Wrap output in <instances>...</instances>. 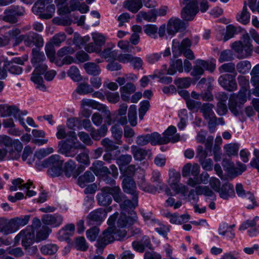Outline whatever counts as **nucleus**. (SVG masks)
Masks as SVG:
<instances>
[{
  "label": "nucleus",
  "mask_w": 259,
  "mask_h": 259,
  "mask_svg": "<svg viewBox=\"0 0 259 259\" xmlns=\"http://www.w3.org/2000/svg\"><path fill=\"white\" fill-rule=\"evenodd\" d=\"M124 198L123 194L118 186L112 187H103L96 195V200L99 205L107 207L110 205L112 199L120 203Z\"/></svg>",
  "instance_id": "obj_1"
},
{
  "label": "nucleus",
  "mask_w": 259,
  "mask_h": 259,
  "mask_svg": "<svg viewBox=\"0 0 259 259\" xmlns=\"http://www.w3.org/2000/svg\"><path fill=\"white\" fill-rule=\"evenodd\" d=\"M68 134L70 137V140L67 139L59 142V152L66 157H74L77 153L78 150L84 149V146L77 141L74 132H70Z\"/></svg>",
  "instance_id": "obj_2"
},
{
  "label": "nucleus",
  "mask_w": 259,
  "mask_h": 259,
  "mask_svg": "<svg viewBox=\"0 0 259 259\" xmlns=\"http://www.w3.org/2000/svg\"><path fill=\"white\" fill-rule=\"evenodd\" d=\"M243 41H235L231 45L232 49L237 53L238 59L247 58L251 55L253 46L248 34L243 36Z\"/></svg>",
  "instance_id": "obj_3"
},
{
  "label": "nucleus",
  "mask_w": 259,
  "mask_h": 259,
  "mask_svg": "<svg viewBox=\"0 0 259 259\" xmlns=\"http://www.w3.org/2000/svg\"><path fill=\"white\" fill-rule=\"evenodd\" d=\"M63 161L60 159L59 155H52L45 159L41 165L44 167L49 168L48 174L52 177L59 176L62 172Z\"/></svg>",
  "instance_id": "obj_4"
},
{
  "label": "nucleus",
  "mask_w": 259,
  "mask_h": 259,
  "mask_svg": "<svg viewBox=\"0 0 259 259\" xmlns=\"http://www.w3.org/2000/svg\"><path fill=\"white\" fill-rule=\"evenodd\" d=\"M210 153V137H207L206 142L205 143V148L202 146H198L196 148V156L203 169L206 171L210 170V159H206L208 153Z\"/></svg>",
  "instance_id": "obj_5"
},
{
  "label": "nucleus",
  "mask_w": 259,
  "mask_h": 259,
  "mask_svg": "<svg viewBox=\"0 0 259 259\" xmlns=\"http://www.w3.org/2000/svg\"><path fill=\"white\" fill-rule=\"evenodd\" d=\"M247 90H240L237 95H233L229 101V108L231 112L235 116L239 115L241 105L247 100Z\"/></svg>",
  "instance_id": "obj_6"
},
{
  "label": "nucleus",
  "mask_w": 259,
  "mask_h": 259,
  "mask_svg": "<svg viewBox=\"0 0 259 259\" xmlns=\"http://www.w3.org/2000/svg\"><path fill=\"white\" fill-rule=\"evenodd\" d=\"M185 7L181 11V17L185 21H192L198 12V0H183Z\"/></svg>",
  "instance_id": "obj_7"
},
{
  "label": "nucleus",
  "mask_w": 259,
  "mask_h": 259,
  "mask_svg": "<svg viewBox=\"0 0 259 259\" xmlns=\"http://www.w3.org/2000/svg\"><path fill=\"white\" fill-rule=\"evenodd\" d=\"M34 67L35 69L32 74L31 80L37 84L36 88L37 89L43 92L46 91L47 88L44 84V80L41 75H45L48 69V66L45 64L40 63Z\"/></svg>",
  "instance_id": "obj_8"
},
{
  "label": "nucleus",
  "mask_w": 259,
  "mask_h": 259,
  "mask_svg": "<svg viewBox=\"0 0 259 259\" xmlns=\"http://www.w3.org/2000/svg\"><path fill=\"white\" fill-rule=\"evenodd\" d=\"M19 42L23 40L26 47H32L35 46L36 48H41L44 46V41L42 36L33 31L20 35Z\"/></svg>",
  "instance_id": "obj_9"
},
{
  "label": "nucleus",
  "mask_w": 259,
  "mask_h": 259,
  "mask_svg": "<svg viewBox=\"0 0 259 259\" xmlns=\"http://www.w3.org/2000/svg\"><path fill=\"white\" fill-rule=\"evenodd\" d=\"M3 20L12 24L18 22V17L23 16L25 13L24 8L19 6H12L4 11Z\"/></svg>",
  "instance_id": "obj_10"
},
{
  "label": "nucleus",
  "mask_w": 259,
  "mask_h": 259,
  "mask_svg": "<svg viewBox=\"0 0 259 259\" xmlns=\"http://www.w3.org/2000/svg\"><path fill=\"white\" fill-rule=\"evenodd\" d=\"M104 163L102 161L96 160L93 163V165L90 168L97 176L98 175L111 174L112 177L117 178L118 175L117 167L114 164L111 165L110 166L111 171L107 167L104 166Z\"/></svg>",
  "instance_id": "obj_11"
},
{
  "label": "nucleus",
  "mask_w": 259,
  "mask_h": 259,
  "mask_svg": "<svg viewBox=\"0 0 259 259\" xmlns=\"http://www.w3.org/2000/svg\"><path fill=\"white\" fill-rule=\"evenodd\" d=\"M0 114L2 117L13 116L14 118L18 119L23 127L26 126L24 119L21 116L20 110L15 105H1Z\"/></svg>",
  "instance_id": "obj_12"
},
{
  "label": "nucleus",
  "mask_w": 259,
  "mask_h": 259,
  "mask_svg": "<svg viewBox=\"0 0 259 259\" xmlns=\"http://www.w3.org/2000/svg\"><path fill=\"white\" fill-rule=\"evenodd\" d=\"M114 240V229L109 227L103 232L97 240V252L102 251L108 244L113 242Z\"/></svg>",
  "instance_id": "obj_13"
},
{
  "label": "nucleus",
  "mask_w": 259,
  "mask_h": 259,
  "mask_svg": "<svg viewBox=\"0 0 259 259\" xmlns=\"http://www.w3.org/2000/svg\"><path fill=\"white\" fill-rule=\"evenodd\" d=\"M27 227L26 230H23L15 237L16 241L21 240L22 245L26 248L31 245L34 241V231L30 230Z\"/></svg>",
  "instance_id": "obj_14"
},
{
  "label": "nucleus",
  "mask_w": 259,
  "mask_h": 259,
  "mask_svg": "<svg viewBox=\"0 0 259 259\" xmlns=\"http://www.w3.org/2000/svg\"><path fill=\"white\" fill-rule=\"evenodd\" d=\"M237 73L235 74H225L221 75L218 81L220 84L225 89L230 92L233 91L237 89V83L235 80V76Z\"/></svg>",
  "instance_id": "obj_15"
},
{
  "label": "nucleus",
  "mask_w": 259,
  "mask_h": 259,
  "mask_svg": "<svg viewBox=\"0 0 259 259\" xmlns=\"http://www.w3.org/2000/svg\"><path fill=\"white\" fill-rule=\"evenodd\" d=\"M191 46V41L188 38L183 39L181 42L175 39L172 41V52L174 57L181 56L187 48Z\"/></svg>",
  "instance_id": "obj_16"
},
{
  "label": "nucleus",
  "mask_w": 259,
  "mask_h": 259,
  "mask_svg": "<svg viewBox=\"0 0 259 259\" xmlns=\"http://www.w3.org/2000/svg\"><path fill=\"white\" fill-rule=\"evenodd\" d=\"M63 220V217L58 213L44 214L41 218L42 222L44 224L53 227H57L61 225L62 224Z\"/></svg>",
  "instance_id": "obj_17"
},
{
  "label": "nucleus",
  "mask_w": 259,
  "mask_h": 259,
  "mask_svg": "<svg viewBox=\"0 0 259 259\" xmlns=\"http://www.w3.org/2000/svg\"><path fill=\"white\" fill-rule=\"evenodd\" d=\"M125 196L124 195V199L120 202V207L122 209V211L128 212L130 213L131 211H133V209H135L138 204V195L135 194L132 196V201L130 199H125Z\"/></svg>",
  "instance_id": "obj_18"
},
{
  "label": "nucleus",
  "mask_w": 259,
  "mask_h": 259,
  "mask_svg": "<svg viewBox=\"0 0 259 259\" xmlns=\"http://www.w3.org/2000/svg\"><path fill=\"white\" fill-rule=\"evenodd\" d=\"M209 66L210 65L208 62L203 60L197 59L195 61V65L193 67L191 75L194 77L202 75L205 70H209Z\"/></svg>",
  "instance_id": "obj_19"
},
{
  "label": "nucleus",
  "mask_w": 259,
  "mask_h": 259,
  "mask_svg": "<svg viewBox=\"0 0 259 259\" xmlns=\"http://www.w3.org/2000/svg\"><path fill=\"white\" fill-rule=\"evenodd\" d=\"M177 128L175 126H169L163 133V138L165 144L169 142L175 143L180 140V135L176 134Z\"/></svg>",
  "instance_id": "obj_20"
},
{
  "label": "nucleus",
  "mask_w": 259,
  "mask_h": 259,
  "mask_svg": "<svg viewBox=\"0 0 259 259\" xmlns=\"http://www.w3.org/2000/svg\"><path fill=\"white\" fill-rule=\"evenodd\" d=\"M218 193L219 196L224 200H228L230 198H233L235 196L233 185L228 182L222 186Z\"/></svg>",
  "instance_id": "obj_21"
},
{
  "label": "nucleus",
  "mask_w": 259,
  "mask_h": 259,
  "mask_svg": "<svg viewBox=\"0 0 259 259\" xmlns=\"http://www.w3.org/2000/svg\"><path fill=\"white\" fill-rule=\"evenodd\" d=\"M184 27V23L180 19H170L167 24V32L169 35H173Z\"/></svg>",
  "instance_id": "obj_22"
},
{
  "label": "nucleus",
  "mask_w": 259,
  "mask_h": 259,
  "mask_svg": "<svg viewBox=\"0 0 259 259\" xmlns=\"http://www.w3.org/2000/svg\"><path fill=\"white\" fill-rule=\"evenodd\" d=\"M122 188L124 192L131 194L132 196L138 195L136 191V185L134 180L130 177H125L122 181Z\"/></svg>",
  "instance_id": "obj_23"
},
{
  "label": "nucleus",
  "mask_w": 259,
  "mask_h": 259,
  "mask_svg": "<svg viewBox=\"0 0 259 259\" xmlns=\"http://www.w3.org/2000/svg\"><path fill=\"white\" fill-rule=\"evenodd\" d=\"M121 214L117 221V224L119 227L124 228L128 225H132L134 223L135 221L134 217L136 215L135 211H131L130 213H129L131 215L130 216H127L126 213L123 211H121Z\"/></svg>",
  "instance_id": "obj_24"
},
{
  "label": "nucleus",
  "mask_w": 259,
  "mask_h": 259,
  "mask_svg": "<svg viewBox=\"0 0 259 259\" xmlns=\"http://www.w3.org/2000/svg\"><path fill=\"white\" fill-rule=\"evenodd\" d=\"M136 88L132 82H128L120 88L121 99L125 102H128L130 95L135 93Z\"/></svg>",
  "instance_id": "obj_25"
},
{
  "label": "nucleus",
  "mask_w": 259,
  "mask_h": 259,
  "mask_svg": "<svg viewBox=\"0 0 259 259\" xmlns=\"http://www.w3.org/2000/svg\"><path fill=\"white\" fill-rule=\"evenodd\" d=\"M200 172V166L197 164L192 165L187 163L183 167L182 169V176L183 177H187L190 176L198 177Z\"/></svg>",
  "instance_id": "obj_26"
},
{
  "label": "nucleus",
  "mask_w": 259,
  "mask_h": 259,
  "mask_svg": "<svg viewBox=\"0 0 259 259\" xmlns=\"http://www.w3.org/2000/svg\"><path fill=\"white\" fill-rule=\"evenodd\" d=\"M14 232L11 219L0 218V233L4 235H8Z\"/></svg>",
  "instance_id": "obj_27"
},
{
  "label": "nucleus",
  "mask_w": 259,
  "mask_h": 259,
  "mask_svg": "<svg viewBox=\"0 0 259 259\" xmlns=\"http://www.w3.org/2000/svg\"><path fill=\"white\" fill-rule=\"evenodd\" d=\"M106 216L107 212L105 209L100 208L90 212L88 215V219L93 222H101Z\"/></svg>",
  "instance_id": "obj_28"
},
{
  "label": "nucleus",
  "mask_w": 259,
  "mask_h": 259,
  "mask_svg": "<svg viewBox=\"0 0 259 259\" xmlns=\"http://www.w3.org/2000/svg\"><path fill=\"white\" fill-rule=\"evenodd\" d=\"M164 215L169 219V222L174 224H181L185 221L189 219L190 217L188 214H183L179 216L177 213H171L166 212L164 213Z\"/></svg>",
  "instance_id": "obj_29"
},
{
  "label": "nucleus",
  "mask_w": 259,
  "mask_h": 259,
  "mask_svg": "<svg viewBox=\"0 0 259 259\" xmlns=\"http://www.w3.org/2000/svg\"><path fill=\"white\" fill-rule=\"evenodd\" d=\"M131 149V153L135 160L137 161H142L145 159L148 154V151L147 150L136 145H132Z\"/></svg>",
  "instance_id": "obj_30"
},
{
  "label": "nucleus",
  "mask_w": 259,
  "mask_h": 259,
  "mask_svg": "<svg viewBox=\"0 0 259 259\" xmlns=\"http://www.w3.org/2000/svg\"><path fill=\"white\" fill-rule=\"evenodd\" d=\"M30 218V215H25L22 217H16L12 219V224L14 232L19 230L20 227L26 225L29 221Z\"/></svg>",
  "instance_id": "obj_31"
},
{
  "label": "nucleus",
  "mask_w": 259,
  "mask_h": 259,
  "mask_svg": "<svg viewBox=\"0 0 259 259\" xmlns=\"http://www.w3.org/2000/svg\"><path fill=\"white\" fill-rule=\"evenodd\" d=\"M142 0H126L124 7L130 12L136 13L142 7Z\"/></svg>",
  "instance_id": "obj_32"
},
{
  "label": "nucleus",
  "mask_w": 259,
  "mask_h": 259,
  "mask_svg": "<svg viewBox=\"0 0 259 259\" xmlns=\"http://www.w3.org/2000/svg\"><path fill=\"white\" fill-rule=\"evenodd\" d=\"M137 19L140 22L143 20L147 22H155L156 20L155 11L153 9L148 12L141 11L137 14Z\"/></svg>",
  "instance_id": "obj_33"
},
{
  "label": "nucleus",
  "mask_w": 259,
  "mask_h": 259,
  "mask_svg": "<svg viewBox=\"0 0 259 259\" xmlns=\"http://www.w3.org/2000/svg\"><path fill=\"white\" fill-rule=\"evenodd\" d=\"M45 60L46 57L43 52H40L37 48L32 49L31 62L33 66L42 63L43 61Z\"/></svg>",
  "instance_id": "obj_34"
},
{
  "label": "nucleus",
  "mask_w": 259,
  "mask_h": 259,
  "mask_svg": "<svg viewBox=\"0 0 259 259\" xmlns=\"http://www.w3.org/2000/svg\"><path fill=\"white\" fill-rule=\"evenodd\" d=\"M177 71L182 73L183 71V62L181 59L172 61L170 64L167 73L169 75H174Z\"/></svg>",
  "instance_id": "obj_35"
},
{
  "label": "nucleus",
  "mask_w": 259,
  "mask_h": 259,
  "mask_svg": "<svg viewBox=\"0 0 259 259\" xmlns=\"http://www.w3.org/2000/svg\"><path fill=\"white\" fill-rule=\"evenodd\" d=\"M95 176L90 171H87L80 176L78 179V184L81 188L85 187L87 184L93 182L95 180Z\"/></svg>",
  "instance_id": "obj_36"
},
{
  "label": "nucleus",
  "mask_w": 259,
  "mask_h": 259,
  "mask_svg": "<svg viewBox=\"0 0 259 259\" xmlns=\"http://www.w3.org/2000/svg\"><path fill=\"white\" fill-rule=\"evenodd\" d=\"M236 20L244 25L247 24L250 21V14L247 11L246 5L245 4L242 11L236 15Z\"/></svg>",
  "instance_id": "obj_37"
},
{
  "label": "nucleus",
  "mask_w": 259,
  "mask_h": 259,
  "mask_svg": "<svg viewBox=\"0 0 259 259\" xmlns=\"http://www.w3.org/2000/svg\"><path fill=\"white\" fill-rule=\"evenodd\" d=\"M222 165L224 170L229 175L234 177L238 176V170H237L236 167H235L234 163L230 160L225 158L223 159Z\"/></svg>",
  "instance_id": "obj_38"
},
{
  "label": "nucleus",
  "mask_w": 259,
  "mask_h": 259,
  "mask_svg": "<svg viewBox=\"0 0 259 259\" xmlns=\"http://www.w3.org/2000/svg\"><path fill=\"white\" fill-rule=\"evenodd\" d=\"M108 131V128L105 124L102 125L99 129L93 128L90 132L92 138L96 140H99L101 137H104Z\"/></svg>",
  "instance_id": "obj_39"
},
{
  "label": "nucleus",
  "mask_w": 259,
  "mask_h": 259,
  "mask_svg": "<svg viewBox=\"0 0 259 259\" xmlns=\"http://www.w3.org/2000/svg\"><path fill=\"white\" fill-rule=\"evenodd\" d=\"M75 167L76 165L75 162L72 160H69L66 162L64 168L65 176L68 178L71 177L76 178L77 175L75 171Z\"/></svg>",
  "instance_id": "obj_40"
},
{
  "label": "nucleus",
  "mask_w": 259,
  "mask_h": 259,
  "mask_svg": "<svg viewBox=\"0 0 259 259\" xmlns=\"http://www.w3.org/2000/svg\"><path fill=\"white\" fill-rule=\"evenodd\" d=\"M138 186L140 189L145 192L150 193H154L157 191V187L147 183L145 181L144 176H142L140 181H138Z\"/></svg>",
  "instance_id": "obj_41"
},
{
  "label": "nucleus",
  "mask_w": 259,
  "mask_h": 259,
  "mask_svg": "<svg viewBox=\"0 0 259 259\" xmlns=\"http://www.w3.org/2000/svg\"><path fill=\"white\" fill-rule=\"evenodd\" d=\"M51 232L52 230L48 226H42L36 233V241L39 242L46 240L48 237Z\"/></svg>",
  "instance_id": "obj_42"
},
{
  "label": "nucleus",
  "mask_w": 259,
  "mask_h": 259,
  "mask_svg": "<svg viewBox=\"0 0 259 259\" xmlns=\"http://www.w3.org/2000/svg\"><path fill=\"white\" fill-rule=\"evenodd\" d=\"M84 68L90 75L96 76L99 74L101 72L99 66L94 63L88 62L84 64Z\"/></svg>",
  "instance_id": "obj_43"
},
{
  "label": "nucleus",
  "mask_w": 259,
  "mask_h": 259,
  "mask_svg": "<svg viewBox=\"0 0 259 259\" xmlns=\"http://www.w3.org/2000/svg\"><path fill=\"white\" fill-rule=\"evenodd\" d=\"M152 182L155 183L156 187H157V191L158 189L162 190L165 187V184L162 182L161 179V174L159 171L157 170H154L152 174L151 178Z\"/></svg>",
  "instance_id": "obj_44"
},
{
  "label": "nucleus",
  "mask_w": 259,
  "mask_h": 259,
  "mask_svg": "<svg viewBox=\"0 0 259 259\" xmlns=\"http://www.w3.org/2000/svg\"><path fill=\"white\" fill-rule=\"evenodd\" d=\"M243 198L244 204L247 209H252L256 206V202L253 194L250 192H247Z\"/></svg>",
  "instance_id": "obj_45"
},
{
  "label": "nucleus",
  "mask_w": 259,
  "mask_h": 259,
  "mask_svg": "<svg viewBox=\"0 0 259 259\" xmlns=\"http://www.w3.org/2000/svg\"><path fill=\"white\" fill-rule=\"evenodd\" d=\"M111 131L113 137L116 141V143L121 145L122 144L121 139L123 134L121 127L119 125L115 124L112 126Z\"/></svg>",
  "instance_id": "obj_46"
},
{
  "label": "nucleus",
  "mask_w": 259,
  "mask_h": 259,
  "mask_svg": "<svg viewBox=\"0 0 259 259\" xmlns=\"http://www.w3.org/2000/svg\"><path fill=\"white\" fill-rule=\"evenodd\" d=\"M181 180V175L179 172L172 171L169 173L168 183L171 189L178 185Z\"/></svg>",
  "instance_id": "obj_47"
},
{
  "label": "nucleus",
  "mask_w": 259,
  "mask_h": 259,
  "mask_svg": "<svg viewBox=\"0 0 259 259\" xmlns=\"http://www.w3.org/2000/svg\"><path fill=\"white\" fill-rule=\"evenodd\" d=\"M46 0H38L35 3L32 8V12L36 15H38L40 18V15H42V13L45 7V2Z\"/></svg>",
  "instance_id": "obj_48"
},
{
  "label": "nucleus",
  "mask_w": 259,
  "mask_h": 259,
  "mask_svg": "<svg viewBox=\"0 0 259 259\" xmlns=\"http://www.w3.org/2000/svg\"><path fill=\"white\" fill-rule=\"evenodd\" d=\"M200 111L204 118L207 120L208 128L210 129V104L204 103L201 105Z\"/></svg>",
  "instance_id": "obj_49"
},
{
  "label": "nucleus",
  "mask_w": 259,
  "mask_h": 259,
  "mask_svg": "<svg viewBox=\"0 0 259 259\" xmlns=\"http://www.w3.org/2000/svg\"><path fill=\"white\" fill-rule=\"evenodd\" d=\"M224 148L226 154L229 156L237 155L239 145L236 143H230L225 145Z\"/></svg>",
  "instance_id": "obj_50"
},
{
  "label": "nucleus",
  "mask_w": 259,
  "mask_h": 259,
  "mask_svg": "<svg viewBox=\"0 0 259 259\" xmlns=\"http://www.w3.org/2000/svg\"><path fill=\"white\" fill-rule=\"evenodd\" d=\"M128 117L131 125L133 126H136L137 124V106L135 105H132L130 107Z\"/></svg>",
  "instance_id": "obj_51"
},
{
  "label": "nucleus",
  "mask_w": 259,
  "mask_h": 259,
  "mask_svg": "<svg viewBox=\"0 0 259 259\" xmlns=\"http://www.w3.org/2000/svg\"><path fill=\"white\" fill-rule=\"evenodd\" d=\"M251 67V65L250 62L247 60L240 61L236 65L237 71L242 74H245L248 72Z\"/></svg>",
  "instance_id": "obj_52"
},
{
  "label": "nucleus",
  "mask_w": 259,
  "mask_h": 259,
  "mask_svg": "<svg viewBox=\"0 0 259 259\" xmlns=\"http://www.w3.org/2000/svg\"><path fill=\"white\" fill-rule=\"evenodd\" d=\"M80 0H70L69 6L62 7L63 12L65 14L70 13L71 12L77 10L80 4Z\"/></svg>",
  "instance_id": "obj_53"
},
{
  "label": "nucleus",
  "mask_w": 259,
  "mask_h": 259,
  "mask_svg": "<svg viewBox=\"0 0 259 259\" xmlns=\"http://www.w3.org/2000/svg\"><path fill=\"white\" fill-rule=\"evenodd\" d=\"M5 67L12 74L19 75L22 72V68L17 65L13 64L12 62L6 61L4 63Z\"/></svg>",
  "instance_id": "obj_54"
},
{
  "label": "nucleus",
  "mask_w": 259,
  "mask_h": 259,
  "mask_svg": "<svg viewBox=\"0 0 259 259\" xmlns=\"http://www.w3.org/2000/svg\"><path fill=\"white\" fill-rule=\"evenodd\" d=\"M150 143L152 145L157 144H165L163 137L157 133L154 132L151 134H149Z\"/></svg>",
  "instance_id": "obj_55"
},
{
  "label": "nucleus",
  "mask_w": 259,
  "mask_h": 259,
  "mask_svg": "<svg viewBox=\"0 0 259 259\" xmlns=\"http://www.w3.org/2000/svg\"><path fill=\"white\" fill-rule=\"evenodd\" d=\"M21 30L19 28H13L12 29H10L7 32V38L9 40V41L11 39H15L16 42L15 45H18L20 42H19V38L20 37V35L18 36V35L20 34Z\"/></svg>",
  "instance_id": "obj_56"
},
{
  "label": "nucleus",
  "mask_w": 259,
  "mask_h": 259,
  "mask_svg": "<svg viewBox=\"0 0 259 259\" xmlns=\"http://www.w3.org/2000/svg\"><path fill=\"white\" fill-rule=\"evenodd\" d=\"M144 32L149 36L155 38L158 31L156 25L153 24H147L143 26Z\"/></svg>",
  "instance_id": "obj_57"
},
{
  "label": "nucleus",
  "mask_w": 259,
  "mask_h": 259,
  "mask_svg": "<svg viewBox=\"0 0 259 259\" xmlns=\"http://www.w3.org/2000/svg\"><path fill=\"white\" fill-rule=\"evenodd\" d=\"M76 91L80 95H85L93 93V88L87 83H80L77 87Z\"/></svg>",
  "instance_id": "obj_58"
},
{
  "label": "nucleus",
  "mask_w": 259,
  "mask_h": 259,
  "mask_svg": "<svg viewBox=\"0 0 259 259\" xmlns=\"http://www.w3.org/2000/svg\"><path fill=\"white\" fill-rule=\"evenodd\" d=\"M58 250V247L56 244H49L42 246L40 248L41 252L45 255L53 254Z\"/></svg>",
  "instance_id": "obj_59"
},
{
  "label": "nucleus",
  "mask_w": 259,
  "mask_h": 259,
  "mask_svg": "<svg viewBox=\"0 0 259 259\" xmlns=\"http://www.w3.org/2000/svg\"><path fill=\"white\" fill-rule=\"evenodd\" d=\"M68 75L74 81H79L81 79L78 69L75 66H72L67 72Z\"/></svg>",
  "instance_id": "obj_60"
},
{
  "label": "nucleus",
  "mask_w": 259,
  "mask_h": 259,
  "mask_svg": "<svg viewBox=\"0 0 259 259\" xmlns=\"http://www.w3.org/2000/svg\"><path fill=\"white\" fill-rule=\"evenodd\" d=\"M100 56L102 58L107 59L108 61H110L116 59L117 53L115 51H112L111 49L108 48L101 52Z\"/></svg>",
  "instance_id": "obj_61"
},
{
  "label": "nucleus",
  "mask_w": 259,
  "mask_h": 259,
  "mask_svg": "<svg viewBox=\"0 0 259 259\" xmlns=\"http://www.w3.org/2000/svg\"><path fill=\"white\" fill-rule=\"evenodd\" d=\"M114 240L122 241L128 238L130 236L127 235L126 231L124 229H114Z\"/></svg>",
  "instance_id": "obj_62"
},
{
  "label": "nucleus",
  "mask_w": 259,
  "mask_h": 259,
  "mask_svg": "<svg viewBox=\"0 0 259 259\" xmlns=\"http://www.w3.org/2000/svg\"><path fill=\"white\" fill-rule=\"evenodd\" d=\"M66 38V35L64 32H59L56 34L51 39V42L54 46L59 47L61 43L64 42Z\"/></svg>",
  "instance_id": "obj_63"
},
{
  "label": "nucleus",
  "mask_w": 259,
  "mask_h": 259,
  "mask_svg": "<svg viewBox=\"0 0 259 259\" xmlns=\"http://www.w3.org/2000/svg\"><path fill=\"white\" fill-rule=\"evenodd\" d=\"M75 245L77 250L82 251H86L89 248L88 244L83 237H77L75 240Z\"/></svg>",
  "instance_id": "obj_64"
}]
</instances>
